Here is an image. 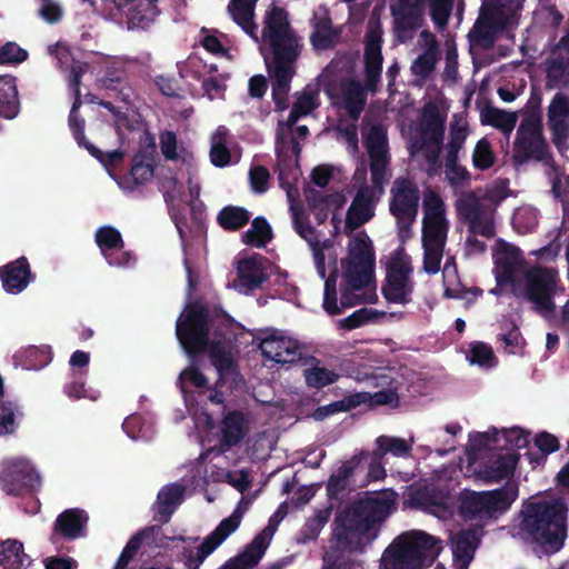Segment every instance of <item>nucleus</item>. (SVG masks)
I'll list each match as a JSON object with an SVG mask.
<instances>
[{
    "instance_id": "1",
    "label": "nucleus",
    "mask_w": 569,
    "mask_h": 569,
    "mask_svg": "<svg viewBox=\"0 0 569 569\" xmlns=\"http://www.w3.org/2000/svg\"><path fill=\"white\" fill-rule=\"evenodd\" d=\"M395 499L396 493L390 490L356 500L340 510L331 523L321 569H356L352 556L362 553L376 538L375 525L387 519Z\"/></svg>"
},
{
    "instance_id": "2",
    "label": "nucleus",
    "mask_w": 569,
    "mask_h": 569,
    "mask_svg": "<svg viewBox=\"0 0 569 569\" xmlns=\"http://www.w3.org/2000/svg\"><path fill=\"white\" fill-rule=\"evenodd\" d=\"M208 307L200 302L189 303L176 322V336L190 360L207 353L218 372V386H227L232 392L243 378L234 359V339L231 336L210 338L211 323Z\"/></svg>"
},
{
    "instance_id": "3",
    "label": "nucleus",
    "mask_w": 569,
    "mask_h": 569,
    "mask_svg": "<svg viewBox=\"0 0 569 569\" xmlns=\"http://www.w3.org/2000/svg\"><path fill=\"white\" fill-rule=\"evenodd\" d=\"M569 508L562 499H542L523 503L518 533L545 555L558 552L568 536Z\"/></svg>"
},
{
    "instance_id": "4",
    "label": "nucleus",
    "mask_w": 569,
    "mask_h": 569,
    "mask_svg": "<svg viewBox=\"0 0 569 569\" xmlns=\"http://www.w3.org/2000/svg\"><path fill=\"white\" fill-rule=\"evenodd\" d=\"M382 34L380 21L369 20L363 39V87L352 80L343 89L345 109L352 120H358L366 107V92L375 94L378 91L383 64Z\"/></svg>"
},
{
    "instance_id": "5",
    "label": "nucleus",
    "mask_w": 569,
    "mask_h": 569,
    "mask_svg": "<svg viewBox=\"0 0 569 569\" xmlns=\"http://www.w3.org/2000/svg\"><path fill=\"white\" fill-rule=\"evenodd\" d=\"M343 268V281L340 286L341 309L352 308L361 302H375L373 299L361 300L355 291L362 290L375 280L376 257L370 238L360 232L355 236L348 246V256L341 261Z\"/></svg>"
},
{
    "instance_id": "6",
    "label": "nucleus",
    "mask_w": 569,
    "mask_h": 569,
    "mask_svg": "<svg viewBox=\"0 0 569 569\" xmlns=\"http://www.w3.org/2000/svg\"><path fill=\"white\" fill-rule=\"evenodd\" d=\"M439 542L425 531L401 533L385 550L380 569H420L426 560L433 561L438 557Z\"/></svg>"
},
{
    "instance_id": "7",
    "label": "nucleus",
    "mask_w": 569,
    "mask_h": 569,
    "mask_svg": "<svg viewBox=\"0 0 569 569\" xmlns=\"http://www.w3.org/2000/svg\"><path fill=\"white\" fill-rule=\"evenodd\" d=\"M271 49L272 61H266L272 80V100L277 111L288 108L290 83L296 73V61L301 52L299 37L293 33L267 40Z\"/></svg>"
},
{
    "instance_id": "8",
    "label": "nucleus",
    "mask_w": 569,
    "mask_h": 569,
    "mask_svg": "<svg viewBox=\"0 0 569 569\" xmlns=\"http://www.w3.org/2000/svg\"><path fill=\"white\" fill-rule=\"evenodd\" d=\"M518 493V486L510 481L492 490L463 489L458 497V515L466 521L497 520L509 511Z\"/></svg>"
},
{
    "instance_id": "9",
    "label": "nucleus",
    "mask_w": 569,
    "mask_h": 569,
    "mask_svg": "<svg viewBox=\"0 0 569 569\" xmlns=\"http://www.w3.org/2000/svg\"><path fill=\"white\" fill-rule=\"evenodd\" d=\"M457 212L472 234L467 237L466 244L471 251L483 253L487 244L476 236L495 237L493 210L487 208L475 192H469L457 201Z\"/></svg>"
},
{
    "instance_id": "10",
    "label": "nucleus",
    "mask_w": 569,
    "mask_h": 569,
    "mask_svg": "<svg viewBox=\"0 0 569 569\" xmlns=\"http://www.w3.org/2000/svg\"><path fill=\"white\" fill-rule=\"evenodd\" d=\"M420 190L418 184L406 177H399L390 189L389 211L396 218L398 234L405 241L419 211Z\"/></svg>"
},
{
    "instance_id": "11",
    "label": "nucleus",
    "mask_w": 569,
    "mask_h": 569,
    "mask_svg": "<svg viewBox=\"0 0 569 569\" xmlns=\"http://www.w3.org/2000/svg\"><path fill=\"white\" fill-rule=\"evenodd\" d=\"M548 156V144L542 134L541 121L537 117H526L517 129L512 160L522 164L529 160L542 161Z\"/></svg>"
},
{
    "instance_id": "12",
    "label": "nucleus",
    "mask_w": 569,
    "mask_h": 569,
    "mask_svg": "<svg viewBox=\"0 0 569 569\" xmlns=\"http://www.w3.org/2000/svg\"><path fill=\"white\" fill-rule=\"evenodd\" d=\"M412 273L411 262L402 250L396 251L387 267L382 296L388 302L407 305L411 301L413 282L410 279Z\"/></svg>"
},
{
    "instance_id": "13",
    "label": "nucleus",
    "mask_w": 569,
    "mask_h": 569,
    "mask_svg": "<svg viewBox=\"0 0 569 569\" xmlns=\"http://www.w3.org/2000/svg\"><path fill=\"white\" fill-rule=\"evenodd\" d=\"M241 519L242 511L237 508L229 517L222 519L216 529L203 539L196 553L191 549H184L182 556L186 568L200 569L206 558L239 528Z\"/></svg>"
},
{
    "instance_id": "14",
    "label": "nucleus",
    "mask_w": 569,
    "mask_h": 569,
    "mask_svg": "<svg viewBox=\"0 0 569 569\" xmlns=\"http://www.w3.org/2000/svg\"><path fill=\"white\" fill-rule=\"evenodd\" d=\"M390 12L393 19V33L400 42H406L421 28L425 14L423 0H392Z\"/></svg>"
},
{
    "instance_id": "15",
    "label": "nucleus",
    "mask_w": 569,
    "mask_h": 569,
    "mask_svg": "<svg viewBox=\"0 0 569 569\" xmlns=\"http://www.w3.org/2000/svg\"><path fill=\"white\" fill-rule=\"evenodd\" d=\"M557 273L555 270L542 267H533L525 274L526 296L540 311H552L555 308L552 298Z\"/></svg>"
},
{
    "instance_id": "16",
    "label": "nucleus",
    "mask_w": 569,
    "mask_h": 569,
    "mask_svg": "<svg viewBox=\"0 0 569 569\" xmlns=\"http://www.w3.org/2000/svg\"><path fill=\"white\" fill-rule=\"evenodd\" d=\"M1 489L11 496L33 492L40 487V477L24 460H11L0 473Z\"/></svg>"
},
{
    "instance_id": "17",
    "label": "nucleus",
    "mask_w": 569,
    "mask_h": 569,
    "mask_svg": "<svg viewBox=\"0 0 569 569\" xmlns=\"http://www.w3.org/2000/svg\"><path fill=\"white\" fill-rule=\"evenodd\" d=\"M89 515L80 508L63 510L54 520L50 541L58 543L60 539L73 541L86 535Z\"/></svg>"
},
{
    "instance_id": "18",
    "label": "nucleus",
    "mask_w": 569,
    "mask_h": 569,
    "mask_svg": "<svg viewBox=\"0 0 569 569\" xmlns=\"http://www.w3.org/2000/svg\"><path fill=\"white\" fill-rule=\"evenodd\" d=\"M96 243L107 262L113 267L129 266L132 256L124 250V241L120 231L111 226L100 227L96 231Z\"/></svg>"
},
{
    "instance_id": "19",
    "label": "nucleus",
    "mask_w": 569,
    "mask_h": 569,
    "mask_svg": "<svg viewBox=\"0 0 569 569\" xmlns=\"http://www.w3.org/2000/svg\"><path fill=\"white\" fill-rule=\"evenodd\" d=\"M248 431L244 413L239 410L228 411L221 420L219 443L211 448V451L217 450L219 455L229 451L244 439Z\"/></svg>"
},
{
    "instance_id": "20",
    "label": "nucleus",
    "mask_w": 569,
    "mask_h": 569,
    "mask_svg": "<svg viewBox=\"0 0 569 569\" xmlns=\"http://www.w3.org/2000/svg\"><path fill=\"white\" fill-rule=\"evenodd\" d=\"M342 376L350 377L346 370L345 362L339 366V370L327 367L323 361L316 357H310L307 367L302 370L305 383L309 389L321 390L339 381Z\"/></svg>"
},
{
    "instance_id": "21",
    "label": "nucleus",
    "mask_w": 569,
    "mask_h": 569,
    "mask_svg": "<svg viewBox=\"0 0 569 569\" xmlns=\"http://www.w3.org/2000/svg\"><path fill=\"white\" fill-rule=\"evenodd\" d=\"M0 280L8 293L17 295L34 280V274L31 272L28 259L20 257L0 267Z\"/></svg>"
},
{
    "instance_id": "22",
    "label": "nucleus",
    "mask_w": 569,
    "mask_h": 569,
    "mask_svg": "<svg viewBox=\"0 0 569 569\" xmlns=\"http://www.w3.org/2000/svg\"><path fill=\"white\" fill-rule=\"evenodd\" d=\"M519 459L516 450L498 455L496 459L482 463L477 475L485 483L500 482L513 476Z\"/></svg>"
},
{
    "instance_id": "23",
    "label": "nucleus",
    "mask_w": 569,
    "mask_h": 569,
    "mask_svg": "<svg viewBox=\"0 0 569 569\" xmlns=\"http://www.w3.org/2000/svg\"><path fill=\"white\" fill-rule=\"evenodd\" d=\"M521 10L518 0H482L480 11L501 31L517 20Z\"/></svg>"
},
{
    "instance_id": "24",
    "label": "nucleus",
    "mask_w": 569,
    "mask_h": 569,
    "mask_svg": "<svg viewBox=\"0 0 569 569\" xmlns=\"http://www.w3.org/2000/svg\"><path fill=\"white\" fill-rule=\"evenodd\" d=\"M146 138L148 143L144 148L139 149L133 158L130 174L134 184H144L149 181L154 173L156 161V143L153 137L146 131Z\"/></svg>"
},
{
    "instance_id": "25",
    "label": "nucleus",
    "mask_w": 569,
    "mask_h": 569,
    "mask_svg": "<svg viewBox=\"0 0 569 569\" xmlns=\"http://www.w3.org/2000/svg\"><path fill=\"white\" fill-rule=\"evenodd\" d=\"M358 471V458H350L330 475L326 490L330 501H341L351 490L350 482Z\"/></svg>"
},
{
    "instance_id": "26",
    "label": "nucleus",
    "mask_w": 569,
    "mask_h": 569,
    "mask_svg": "<svg viewBox=\"0 0 569 569\" xmlns=\"http://www.w3.org/2000/svg\"><path fill=\"white\" fill-rule=\"evenodd\" d=\"M445 120L436 104L429 102L423 107L420 137L415 141H420V148L426 147V142L438 144L443 142Z\"/></svg>"
},
{
    "instance_id": "27",
    "label": "nucleus",
    "mask_w": 569,
    "mask_h": 569,
    "mask_svg": "<svg viewBox=\"0 0 569 569\" xmlns=\"http://www.w3.org/2000/svg\"><path fill=\"white\" fill-rule=\"evenodd\" d=\"M267 259L260 254L244 258L238 263V277L247 290L260 288L269 278L263 261Z\"/></svg>"
},
{
    "instance_id": "28",
    "label": "nucleus",
    "mask_w": 569,
    "mask_h": 569,
    "mask_svg": "<svg viewBox=\"0 0 569 569\" xmlns=\"http://www.w3.org/2000/svg\"><path fill=\"white\" fill-rule=\"evenodd\" d=\"M372 191L368 187H363L357 192L347 211L346 229L353 231L372 218Z\"/></svg>"
},
{
    "instance_id": "29",
    "label": "nucleus",
    "mask_w": 569,
    "mask_h": 569,
    "mask_svg": "<svg viewBox=\"0 0 569 569\" xmlns=\"http://www.w3.org/2000/svg\"><path fill=\"white\" fill-rule=\"evenodd\" d=\"M267 547L268 541L264 535L258 533L252 541L246 546L243 551L227 560L218 569H252L262 558Z\"/></svg>"
},
{
    "instance_id": "30",
    "label": "nucleus",
    "mask_w": 569,
    "mask_h": 569,
    "mask_svg": "<svg viewBox=\"0 0 569 569\" xmlns=\"http://www.w3.org/2000/svg\"><path fill=\"white\" fill-rule=\"evenodd\" d=\"M341 33V28L333 27L329 14L315 18L310 43L316 51L330 50L338 44Z\"/></svg>"
},
{
    "instance_id": "31",
    "label": "nucleus",
    "mask_w": 569,
    "mask_h": 569,
    "mask_svg": "<svg viewBox=\"0 0 569 569\" xmlns=\"http://www.w3.org/2000/svg\"><path fill=\"white\" fill-rule=\"evenodd\" d=\"M480 542L477 529H462L451 537V548L457 561L468 566Z\"/></svg>"
},
{
    "instance_id": "32",
    "label": "nucleus",
    "mask_w": 569,
    "mask_h": 569,
    "mask_svg": "<svg viewBox=\"0 0 569 569\" xmlns=\"http://www.w3.org/2000/svg\"><path fill=\"white\" fill-rule=\"evenodd\" d=\"M186 488L179 483H170L160 489L157 496V513L160 521L167 522L183 500Z\"/></svg>"
},
{
    "instance_id": "33",
    "label": "nucleus",
    "mask_w": 569,
    "mask_h": 569,
    "mask_svg": "<svg viewBox=\"0 0 569 569\" xmlns=\"http://www.w3.org/2000/svg\"><path fill=\"white\" fill-rule=\"evenodd\" d=\"M296 32L288 20L287 11L277 6H272L267 10L262 28V37L266 40L287 36Z\"/></svg>"
},
{
    "instance_id": "34",
    "label": "nucleus",
    "mask_w": 569,
    "mask_h": 569,
    "mask_svg": "<svg viewBox=\"0 0 569 569\" xmlns=\"http://www.w3.org/2000/svg\"><path fill=\"white\" fill-rule=\"evenodd\" d=\"M257 0H231L229 10L232 19L253 40L258 41V26L253 21Z\"/></svg>"
},
{
    "instance_id": "35",
    "label": "nucleus",
    "mask_w": 569,
    "mask_h": 569,
    "mask_svg": "<svg viewBox=\"0 0 569 569\" xmlns=\"http://www.w3.org/2000/svg\"><path fill=\"white\" fill-rule=\"evenodd\" d=\"M261 355L277 363H288L293 360L296 350L290 347V341L274 336L267 337L259 345Z\"/></svg>"
},
{
    "instance_id": "36",
    "label": "nucleus",
    "mask_w": 569,
    "mask_h": 569,
    "mask_svg": "<svg viewBox=\"0 0 569 569\" xmlns=\"http://www.w3.org/2000/svg\"><path fill=\"white\" fill-rule=\"evenodd\" d=\"M30 562L21 541L8 539L0 545V565L4 569H26Z\"/></svg>"
},
{
    "instance_id": "37",
    "label": "nucleus",
    "mask_w": 569,
    "mask_h": 569,
    "mask_svg": "<svg viewBox=\"0 0 569 569\" xmlns=\"http://www.w3.org/2000/svg\"><path fill=\"white\" fill-rule=\"evenodd\" d=\"M567 87H569V58L557 54L547 60L546 88L551 90Z\"/></svg>"
},
{
    "instance_id": "38",
    "label": "nucleus",
    "mask_w": 569,
    "mask_h": 569,
    "mask_svg": "<svg viewBox=\"0 0 569 569\" xmlns=\"http://www.w3.org/2000/svg\"><path fill=\"white\" fill-rule=\"evenodd\" d=\"M19 106L14 78L11 76L0 78V116L6 119L16 118Z\"/></svg>"
},
{
    "instance_id": "39",
    "label": "nucleus",
    "mask_w": 569,
    "mask_h": 569,
    "mask_svg": "<svg viewBox=\"0 0 569 569\" xmlns=\"http://www.w3.org/2000/svg\"><path fill=\"white\" fill-rule=\"evenodd\" d=\"M251 219V213L243 207L228 204L217 214V223L224 231L233 232L242 229Z\"/></svg>"
},
{
    "instance_id": "40",
    "label": "nucleus",
    "mask_w": 569,
    "mask_h": 569,
    "mask_svg": "<svg viewBox=\"0 0 569 569\" xmlns=\"http://www.w3.org/2000/svg\"><path fill=\"white\" fill-rule=\"evenodd\" d=\"M533 445L537 447L538 451L526 452V456L532 467L545 463L548 455L560 449L559 439L548 431L538 432L533 438Z\"/></svg>"
},
{
    "instance_id": "41",
    "label": "nucleus",
    "mask_w": 569,
    "mask_h": 569,
    "mask_svg": "<svg viewBox=\"0 0 569 569\" xmlns=\"http://www.w3.org/2000/svg\"><path fill=\"white\" fill-rule=\"evenodd\" d=\"M480 119L482 124L495 127L505 134L511 133L517 123L516 113L491 106L481 111Z\"/></svg>"
},
{
    "instance_id": "42",
    "label": "nucleus",
    "mask_w": 569,
    "mask_h": 569,
    "mask_svg": "<svg viewBox=\"0 0 569 569\" xmlns=\"http://www.w3.org/2000/svg\"><path fill=\"white\" fill-rule=\"evenodd\" d=\"M376 456H382L383 458L390 453L395 457L408 458L411 456L413 441H408L403 438L392 436H379L376 441Z\"/></svg>"
},
{
    "instance_id": "43",
    "label": "nucleus",
    "mask_w": 569,
    "mask_h": 569,
    "mask_svg": "<svg viewBox=\"0 0 569 569\" xmlns=\"http://www.w3.org/2000/svg\"><path fill=\"white\" fill-rule=\"evenodd\" d=\"M242 242L256 247H266L273 238L271 226L264 217H256L251 222V228L242 234Z\"/></svg>"
},
{
    "instance_id": "44",
    "label": "nucleus",
    "mask_w": 569,
    "mask_h": 569,
    "mask_svg": "<svg viewBox=\"0 0 569 569\" xmlns=\"http://www.w3.org/2000/svg\"><path fill=\"white\" fill-rule=\"evenodd\" d=\"M449 223L446 218H423L422 244L428 243L445 247Z\"/></svg>"
},
{
    "instance_id": "45",
    "label": "nucleus",
    "mask_w": 569,
    "mask_h": 569,
    "mask_svg": "<svg viewBox=\"0 0 569 569\" xmlns=\"http://www.w3.org/2000/svg\"><path fill=\"white\" fill-rule=\"evenodd\" d=\"M133 3L127 12L129 28L144 29L160 13L157 6L148 4L144 0H137Z\"/></svg>"
},
{
    "instance_id": "46",
    "label": "nucleus",
    "mask_w": 569,
    "mask_h": 569,
    "mask_svg": "<svg viewBox=\"0 0 569 569\" xmlns=\"http://www.w3.org/2000/svg\"><path fill=\"white\" fill-rule=\"evenodd\" d=\"M378 452L376 450L367 451V450H360L359 452L355 453L351 458H358V469H363L362 463H368V472L366 476V483L372 482V481H379L383 480L387 476V471L383 465V457L382 456H376Z\"/></svg>"
},
{
    "instance_id": "47",
    "label": "nucleus",
    "mask_w": 569,
    "mask_h": 569,
    "mask_svg": "<svg viewBox=\"0 0 569 569\" xmlns=\"http://www.w3.org/2000/svg\"><path fill=\"white\" fill-rule=\"evenodd\" d=\"M408 150L411 156H415L418 152H423L427 163V174L429 177H433L440 172L442 168V162L440 160L442 143L432 144L431 142H426V147L420 148V141H411Z\"/></svg>"
},
{
    "instance_id": "48",
    "label": "nucleus",
    "mask_w": 569,
    "mask_h": 569,
    "mask_svg": "<svg viewBox=\"0 0 569 569\" xmlns=\"http://www.w3.org/2000/svg\"><path fill=\"white\" fill-rule=\"evenodd\" d=\"M153 532H154L153 527H146L144 529L134 533L129 539L126 547L121 551L113 569H126L128 567L129 562L133 559V557L140 549L142 542L146 540L153 539Z\"/></svg>"
},
{
    "instance_id": "49",
    "label": "nucleus",
    "mask_w": 569,
    "mask_h": 569,
    "mask_svg": "<svg viewBox=\"0 0 569 569\" xmlns=\"http://www.w3.org/2000/svg\"><path fill=\"white\" fill-rule=\"evenodd\" d=\"M500 31L501 30L480 11L478 19L469 32V38L471 41L488 48L493 43L497 33Z\"/></svg>"
},
{
    "instance_id": "50",
    "label": "nucleus",
    "mask_w": 569,
    "mask_h": 569,
    "mask_svg": "<svg viewBox=\"0 0 569 569\" xmlns=\"http://www.w3.org/2000/svg\"><path fill=\"white\" fill-rule=\"evenodd\" d=\"M82 104L81 99H74L71 106L69 117H68V126L72 133L73 139L77 144L82 149H88L89 144H92L87 140L84 134L86 120L80 116L79 109Z\"/></svg>"
},
{
    "instance_id": "51",
    "label": "nucleus",
    "mask_w": 569,
    "mask_h": 569,
    "mask_svg": "<svg viewBox=\"0 0 569 569\" xmlns=\"http://www.w3.org/2000/svg\"><path fill=\"white\" fill-rule=\"evenodd\" d=\"M359 396H355L353 393L343 397L340 400L333 401L329 405L318 407L313 412V418L316 420H323L325 418L338 413V412H348L352 409L359 407Z\"/></svg>"
},
{
    "instance_id": "52",
    "label": "nucleus",
    "mask_w": 569,
    "mask_h": 569,
    "mask_svg": "<svg viewBox=\"0 0 569 569\" xmlns=\"http://www.w3.org/2000/svg\"><path fill=\"white\" fill-rule=\"evenodd\" d=\"M332 511V506L320 509L312 518H309L300 530L303 541L316 540L319 537L322 528L329 521Z\"/></svg>"
},
{
    "instance_id": "53",
    "label": "nucleus",
    "mask_w": 569,
    "mask_h": 569,
    "mask_svg": "<svg viewBox=\"0 0 569 569\" xmlns=\"http://www.w3.org/2000/svg\"><path fill=\"white\" fill-rule=\"evenodd\" d=\"M22 412L16 401L2 400L0 402V436L11 435L17 429L16 418Z\"/></svg>"
},
{
    "instance_id": "54",
    "label": "nucleus",
    "mask_w": 569,
    "mask_h": 569,
    "mask_svg": "<svg viewBox=\"0 0 569 569\" xmlns=\"http://www.w3.org/2000/svg\"><path fill=\"white\" fill-rule=\"evenodd\" d=\"M438 53V47L433 42L413 61L411 66L412 73L421 78L429 77L435 69Z\"/></svg>"
},
{
    "instance_id": "55",
    "label": "nucleus",
    "mask_w": 569,
    "mask_h": 569,
    "mask_svg": "<svg viewBox=\"0 0 569 569\" xmlns=\"http://www.w3.org/2000/svg\"><path fill=\"white\" fill-rule=\"evenodd\" d=\"M22 357L27 369L39 370L52 360V351L49 346H30L22 352Z\"/></svg>"
},
{
    "instance_id": "56",
    "label": "nucleus",
    "mask_w": 569,
    "mask_h": 569,
    "mask_svg": "<svg viewBox=\"0 0 569 569\" xmlns=\"http://www.w3.org/2000/svg\"><path fill=\"white\" fill-rule=\"evenodd\" d=\"M429 3L430 18L438 30H443L448 26L455 0H423Z\"/></svg>"
},
{
    "instance_id": "57",
    "label": "nucleus",
    "mask_w": 569,
    "mask_h": 569,
    "mask_svg": "<svg viewBox=\"0 0 569 569\" xmlns=\"http://www.w3.org/2000/svg\"><path fill=\"white\" fill-rule=\"evenodd\" d=\"M370 158V173L371 181L375 188L382 190V184L386 178L387 168L389 164V156L387 152H371L368 153Z\"/></svg>"
},
{
    "instance_id": "58",
    "label": "nucleus",
    "mask_w": 569,
    "mask_h": 569,
    "mask_svg": "<svg viewBox=\"0 0 569 569\" xmlns=\"http://www.w3.org/2000/svg\"><path fill=\"white\" fill-rule=\"evenodd\" d=\"M355 396H359V407L362 405L369 406H386L398 402V393L391 389L379 390L375 393L367 391L355 392Z\"/></svg>"
},
{
    "instance_id": "59",
    "label": "nucleus",
    "mask_w": 569,
    "mask_h": 569,
    "mask_svg": "<svg viewBox=\"0 0 569 569\" xmlns=\"http://www.w3.org/2000/svg\"><path fill=\"white\" fill-rule=\"evenodd\" d=\"M496 157L491 150L490 142L482 138L480 139L475 147L472 153V163L475 168L479 170H487L495 164Z\"/></svg>"
},
{
    "instance_id": "60",
    "label": "nucleus",
    "mask_w": 569,
    "mask_h": 569,
    "mask_svg": "<svg viewBox=\"0 0 569 569\" xmlns=\"http://www.w3.org/2000/svg\"><path fill=\"white\" fill-rule=\"evenodd\" d=\"M368 153L387 152L388 138L387 131L381 124H372L365 139Z\"/></svg>"
},
{
    "instance_id": "61",
    "label": "nucleus",
    "mask_w": 569,
    "mask_h": 569,
    "mask_svg": "<svg viewBox=\"0 0 569 569\" xmlns=\"http://www.w3.org/2000/svg\"><path fill=\"white\" fill-rule=\"evenodd\" d=\"M87 151L90 156L97 159L107 169L108 172H110L124 159V151L116 149L112 151L103 152L93 143L89 144Z\"/></svg>"
},
{
    "instance_id": "62",
    "label": "nucleus",
    "mask_w": 569,
    "mask_h": 569,
    "mask_svg": "<svg viewBox=\"0 0 569 569\" xmlns=\"http://www.w3.org/2000/svg\"><path fill=\"white\" fill-rule=\"evenodd\" d=\"M497 341L503 343L505 351L511 355L517 353L525 345L520 329L515 322H510L508 330L497 336Z\"/></svg>"
},
{
    "instance_id": "63",
    "label": "nucleus",
    "mask_w": 569,
    "mask_h": 569,
    "mask_svg": "<svg viewBox=\"0 0 569 569\" xmlns=\"http://www.w3.org/2000/svg\"><path fill=\"white\" fill-rule=\"evenodd\" d=\"M423 247V270L429 274H436L440 270L445 247L436 244H422Z\"/></svg>"
},
{
    "instance_id": "64",
    "label": "nucleus",
    "mask_w": 569,
    "mask_h": 569,
    "mask_svg": "<svg viewBox=\"0 0 569 569\" xmlns=\"http://www.w3.org/2000/svg\"><path fill=\"white\" fill-rule=\"evenodd\" d=\"M28 59L27 50L16 42H7L0 48V64H19Z\"/></svg>"
}]
</instances>
